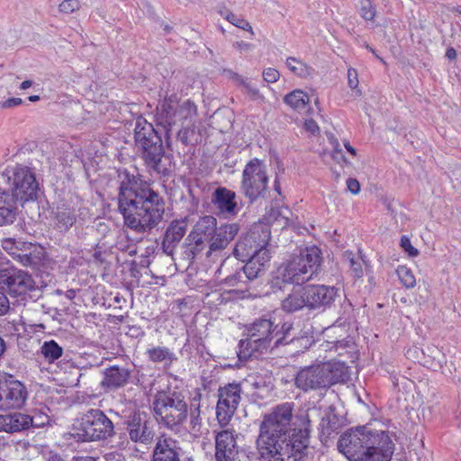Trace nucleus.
Masks as SVG:
<instances>
[{
	"instance_id": "obj_1",
	"label": "nucleus",
	"mask_w": 461,
	"mask_h": 461,
	"mask_svg": "<svg viewBox=\"0 0 461 461\" xmlns=\"http://www.w3.org/2000/svg\"><path fill=\"white\" fill-rule=\"evenodd\" d=\"M294 403L276 405L263 415L256 440L260 461H305L310 439L307 412L294 416Z\"/></svg>"
},
{
	"instance_id": "obj_2",
	"label": "nucleus",
	"mask_w": 461,
	"mask_h": 461,
	"mask_svg": "<svg viewBox=\"0 0 461 461\" xmlns=\"http://www.w3.org/2000/svg\"><path fill=\"white\" fill-rule=\"evenodd\" d=\"M118 200L124 223L137 231L155 227L165 212L163 198L134 176H125Z\"/></svg>"
},
{
	"instance_id": "obj_3",
	"label": "nucleus",
	"mask_w": 461,
	"mask_h": 461,
	"mask_svg": "<svg viewBox=\"0 0 461 461\" xmlns=\"http://www.w3.org/2000/svg\"><path fill=\"white\" fill-rule=\"evenodd\" d=\"M337 447L349 461H390L394 445L385 431L364 426L345 431Z\"/></svg>"
},
{
	"instance_id": "obj_4",
	"label": "nucleus",
	"mask_w": 461,
	"mask_h": 461,
	"mask_svg": "<svg viewBox=\"0 0 461 461\" xmlns=\"http://www.w3.org/2000/svg\"><path fill=\"white\" fill-rule=\"evenodd\" d=\"M293 324L283 321V319H258L248 328V339L240 340L239 358L247 360L249 357H258L267 351L269 342L276 339V344L281 343L290 330Z\"/></svg>"
},
{
	"instance_id": "obj_5",
	"label": "nucleus",
	"mask_w": 461,
	"mask_h": 461,
	"mask_svg": "<svg viewBox=\"0 0 461 461\" xmlns=\"http://www.w3.org/2000/svg\"><path fill=\"white\" fill-rule=\"evenodd\" d=\"M321 262V250L316 246L300 250L298 255L285 265L280 267L271 282L275 289H282L281 284H303L317 273Z\"/></svg>"
},
{
	"instance_id": "obj_6",
	"label": "nucleus",
	"mask_w": 461,
	"mask_h": 461,
	"mask_svg": "<svg viewBox=\"0 0 461 461\" xmlns=\"http://www.w3.org/2000/svg\"><path fill=\"white\" fill-rule=\"evenodd\" d=\"M349 378L348 367L340 361H331L305 366L295 377L298 388L308 391L344 383Z\"/></svg>"
},
{
	"instance_id": "obj_7",
	"label": "nucleus",
	"mask_w": 461,
	"mask_h": 461,
	"mask_svg": "<svg viewBox=\"0 0 461 461\" xmlns=\"http://www.w3.org/2000/svg\"><path fill=\"white\" fill-rule=\"evenodd\" d=\"M114 435L113 421L98 409H91L72 426L71 436L77 441H95Z\"/></svg>"
},
{
	"instance_id": "obj_8",
	"label": "nucleus",
	"mask_w": 461,
	"mask_h": 461,
	"mask_svg": "<svg viewBox=\"0 0 461 461\" xmlns=\"http://www.w3.org/2000/svg\"><path fill=\"white\" fill-rule=\"evenodd\" d=\"M153 409L161 422L170 429L181 425L188 416L185 395L177 390L158 392L155 395Z\"/></svg>"
},
{
	"instance_id": "obj_9",
	"label": "nucleus",
	"mask_w": 461,
	"mask_h": 461,
	"mask_svg": "<svg viewBox=\"0 0 461 461\" xmlns=\"http://www.w3.org/2000/svg\"><path fill=\"white\" fill-rule=\"evenodd\" d=\"M39 186L34 174L25 167H17L0 175V190L6 192L17 203L32 201Z\"/></svg>"
},
{
	"instance_id": "obj_10",
	"label": "nucleus",
	"mask_w": 461,
	"mask_h": 461,
	"mask_svg": "<svg viewBox=\"0 0 461 461\" xmlns=\"http://www.w3.org/2000/svg\"><path fill=\"white\" fill-rule=\"evenodd\" d=\"M0 285L11 294L22 295L34 288V281L26 272L10 266L0 251Z\"/></svg>"
},
{
	"instance_id": "obj_11",
	"label": "nucleus",
	"mask_w": 461,
	"mask_h": 461,
	"mask_svg": "<svg viewBox=\"0 0 461 461\" xmlns=\"http://www.w3.org/2000/svg\"><path fill=\"white\" fill-rule=\"evenodd\" d=\"M268 177L264 164L258 159L249 161L242 176L241 188L247 197L254 200L267 189Z\"/></svg>"
},
{
	"instance_id": "obj_12",
	"label": "nucleus",
	"mask_w": 461,
	"mask_h": 461,
	"mask_svg": "<svg viewBox=\"0 0 461 461\" xmlns=\"http://www.w3.org/2000/svg\"><path fill=\"white\" fill-rule=\"evenodd\" d=\"M241 399V389L238 384H229L219 389L216 417L221 426H226Z\"/></svg>"
},
{
	"instance_id": "obj_13",
	"label": "nucleus",
	"mask_w": 461,
	"mask_h": 461,
	"mask_svg": "<svg viewBox=\"0 0 461 461\" xmlns=\"http://www.w3.org/2000/svg\"><path fill=\"white\" fill-rule=\"evenodd\" d=\"M27 396L25 386L18 380L0 381V411L22 409Z\"/></svg>"
},
{
	"instance_id": "obj_14",
	"label": "nucleus",
	"mask_w": 461,
	"mask_h": 461,
	"mask_svg": "<svg viewBox=\"0 0 461 461\" xmlns=\"http://www.w3.org/2000/svg\"><path fill=\"white\" fill-rule=\"evenodd\" d=\"M242 278L243 273L240 270L228 276L222 284V293L215 292L212 295L217 299L221 298V302L248 297L247 290L243 289L246 286V282Z\"/></svg>"
},
{
	"instance_id": "obj_15",
	"label": "nucleus",
	"mask_w": 461,
	"mask_h": 461,
	"mask_svg": "<svg viewBox=\"0 0 461 461\" xmlns=\"http://www.w3.org/2000/svg\"><path fill=\"white\" fill-rule=\"evenodd\" d=\"M306 306L317 308L331 303L337 296V289L333 286L309 285L302 288Z\"/></svg>"
},
{
	"instance_id": "obj_16",
	"label": "nucleus",
	"mask_w": 461,
	"mask_h": 461,
	"mask_svg": "<svg viewBox=\"0 0 461 461\" xmlns=\"http://www.w3.org/2000/svg\"><path fill=\"white\" fill-rule=\"evenodd\" d=\"M215 449L216 461H235L238 447L232 430L225 429L217 433Z\"/></svg>"
},
{
	"instance_id": "obj_17",
	"label": "nucleus",
	"mask_w": 461,
	"mask_h": 461,
	"mask_svg": "<svg viewBox=\"0 0 461 461\" xmlns=\"http://www.w3.org/2000/svg\"><path fill=\"white\" fill-rule=\"evenodd\" d=\"M234 254L236 258L242 262L246 261L249 257L257 258L258 265L264 268L270 260L268 249L265 246H260L259 249L257 246L253 247L251 245V238L239 240L236 244Z\"/></svg>"
},
{
	"instance_id": "obj_18",
	"label": "nucleus",
	"mask_w": 461,
	"mask_h": 461,
	"mask_svg": "<svg viewBox=\"0 0 461 461\" xmlns=\"http://www.w3.org/2000/svg\"><path fill=\"white\" fill-rule=\"evenodd\" d=\"M212 203L221 214L226 217L235 216L240 211L236 194L224 187L217 188L213 194Z\"/></svg>"
},
{
	"instance_id": "obj_19",
	"label": "nucleus",
	"mask_w": 461,
	"mask_h": 461,
	"mask_svg": "<svg viewBox=\"0 0 461 461\" xmlns=\"http://www.w3.org/2000/svg\"><path fill=\"white\" fill-rule=\"evenodd\" d=\"M125 424L129 437L133 442L147 444L152 438V433L148 428L147 421L143 420L140 413L131 414Z\"/></svg>"
},
{
	"instance_id": "obj_20",
	"label": "nucleus",
	"mask_w": 461,
	"mask_h": 461,
	"mask_svg": "<svg viewBox=\"0 0 461 461\" xmlns=\"http://www.w3.org/2000/svg\"><path fill=\"white\" fill-rule=\"evenodd\" d=\"M181 448L171 438H160L153 451L152 461H180Z\"/></svg>"
},
{
	"instance_id": "obj_21",
	"label": "nucleus",
	"mask_w": 461,
	"mask_h": 461,
	"mask_svg": "<svg viewBox=\"0 0 461 461\" xmlns=\"http://www.w3.org/2000/svg\"><path fill=\"white\" fill-rule=\"evenodd\" d=\"M239 226L236 223L223 224L217 228L211 237L210 250H218L225 249L228 244L238 234Z\"/></svg>"
},
{
	"instance_id": "obj_22",
	"label": "nucleus",
	"mask_w": 461,
	"mask_h": 461,
	"mask_svg": "<svg viewBox=\"0 0 461 461\" xmlns=\"http://www.w3.org/2000/svg\"><path fill=\"white\" fill-rule=\"evenodd\" d=\"M216 225L217 221L214 217L203 216L196 221L189 238L196 245H200L206 240L211 241Z\"/></svg>"
},
{
	"instance_id": "obj_23",
	"label": "nucleus",
	"mask_w": 461,
	"mask_h": 461,
	"mask_svg": "<svg viewBox=\"0 0 461 461\" xmlns=\"http://www.w3.org/2000/svg\"><path fill=\"white\" fill-rule=\"evenodd\" d=\"M29 415L23 412L0 414V431L18 433L28 429Z\"/></svg>"
},
{
	"instance_id": "obj_24",
	"label": "nucleus",
	"mask_w": 461,
	"mask_h": 461,
	"mask_svg": "<svg viewBox=\"0 0 461 461\" xmlns=\"http://www.w3.org/2000/svg\"><path fill=\"white\" fill-rule=\"evenodd\" d=\"M284 103L293 111L298 113H311L310 95L303 89H294L284 96Z\"/></svg>"
},
{
	"instance_id": "obj_25",
	"label": "nucleus",
	"mask_w": 461,
	"mask_h": 461,
	"mask_svg": "<svg viewBox=\"0 0 461 461\" xmlns=\"http://www.w3.org/2000/svg\"><path fill=\"white\" fill-rule=\"evenodd\" d=\"M17 202L9 194L0 190V226L12 223L16 216Z\"/></svg>"
},
{
	"instance_id": "obj_26",
	"label": "nucleus",
	"mask_w": 461,
	"mask_h": 461,
	"mask_svg": "<svg viewBox=\"0 0 461 461\" xmlns=\"http://www.w3.org/2000/svg\"><path fill=\"white\" fill-rule=\"evenodd\" d=\"M321 427V440L324 444H327L329 440L337 435L340 429L341 423L339 418L335 414H329L323 417L320 423Z\"/></svg>"
},
{
	"instance_id": "obj_27",
	"label": "nucleus",
	"mask_w": 461,
	"mask_h": 461,
	"mask_svg": "<svg viewBox=\"0 0 461 461\" xmlns=\"http://www.w3.org/2000/svg\"><path fill=\"white\" fill-rule=\"evenodd\" d=\"M128 378L129 372L126 369L113 366L106 369L102 384L110 389H114L123 386Z\"/></svg>"
},
{
	"instance_id": "obj_28",
	"label": "nucleus",
	"mask_w": 461,
	"mask_h": 461,
	"mask_svg": "<svg viewBox=\"0 0 461 461\" xmlns=\"http://www.w3.org/2000/svg\"><path fill=\"white\" fill-rule=\"evenodd\" d=\"M44 248L39 244L25 242L20 263L30 266L39 263L44 258Z\"/></svg>"
},
{
	"instance_id": "obj_29",
	"label": "nucleus",
	"mask_w": 461,
	"mask_h": 461,
	"mask_svg": "<svg viewBox=\"0 0 461 461\" xmlns=\"http://www.w3.org/2000/svg\"><path fill=\"white\" fill-rule=\"evenodd\" d=\"M285 66L294 77L302 79L311 77L314 72L312 67L296 57H288L285 59Z\"/></svg>"
},
{
	"instance_id": "obj_30",
	"label": "nucleus",
	"mask_w": 461,
	"mask_h": 461,
	"mask_svg": "<svg viewBox=\"0 0 461 461\" xmlns=\"http://www.w3.org/2000/svg\"><path fill=\"white\" fill-rule=\"evenodd\" d=\"M306 306V302L302 289L294 291L282 302V309L286 313H291Z\"/></svg>"
},
{
	"instance_id": "obj_31",
	"label": "nucleus",
	"mask_w": 461,
	"mask_h": 461,
	"mask_svg": "<svg viewBox=\"0 0 461 461\" xmlns=\"http://www.w3.org/2000/svg\"><path fill=\"white\" fill-rule=\"evenodd\" d=\"M24 244L25 242L21 240L5 238L2 240L1 246L8 255L20 262Z\"/></svg>"
},
{
	"instance_id": "obj_32",
	"label": "nucleus",
	"mask_w": 461,
	"mask_h": 461,
	"mask_svg": "<svg viewBox=\"0 0 461 461\" xmlns=\"http://www.w3.org/2000/svg\"><path fill=\"white\" fill-rule=\"evenodd\" d=\"M290 211L288 208H281L277 210H271L266 218L267 223L272 225H277L281 228L286 227L290 224L291 221L288 217Z\"/></svg>"
},
{
	"instance_id": "obj_33",
	"label": "nucleus",
	"mask_w": 461,
	"mask_h": 461,
	"mask_svg": "<svg viewBox=\"0 0 461 461\" xmlns=\"http://www.w3.org/2000/svg\"><path fill=\"white\" fill-rule=\"evenodd\" d=\"M186 227L187 225L185 221H174L167 230L166 240L168 242L180 241L185 234Z\"/></svg>"
},
{
	"instance_id": "obj_34",
	"label": "nucleus",
	"mask_w": 461,
	"mask_h": 461,
	"mask_svg": "<svg viewBox=\"0 0 461 461\" xmlns=\"http://www.w3.org/2000/svg\"><path fill=\"white\" fill-rule=\"evenodd\" d=\"M62 348L54 340L46 341L41 348V353L49 363H53L62 356Z\"/></svg>"
},
{
	"instance_id": "obj_35",
	"label": "nucleus",
	"mask_w": 461,
	"mask_h": 461,
	"mask_svg": "<svg viewBox=\"0 0 461 461\" xmlns=\"http://www.w3.org/2000/svg\"><path fill=\"white\" fill-rule=\"evenodd\" d=\"M396 274L401 284L408 288H413L416 285V278L412 270L406 266H399L396 269Z\"/></svg>"
},
{
	"instance_id": "obj_36",
	"label": "nucleus",
	"mask_w": 461,
	"mask_h": 461,
	"mask_svg": "<svg viewBox=\"0 0 461 461\" xmlns=\"http://www.w3.org/2000/svg\"><path fill=\"white\" fill-rule=\"evenodd\" d=\"M147 354L153 362L172 361L174 354L165 347H155L148 349Z\"/></svg>"
},
{
	"instance_id": "obj_37",
	"label": "nucleus",
	"mask_w": 461,
	"mask_h": 461,
	"mask_svg": "<svg viewBox=\"0 0 461 461\" xmlns=\"http://www.w3.org/2000/svg\"><path fill=\"white\" fill-rule=\"evenodd\" d=\"M344 258L348 263L353 276L360 278L363 276V260L359 257L355 258L352 252L346 251Z\"/></svg>"
},
{
	"instance_id": "obj_38",
	"label": "nucleus",
	"mask_w": 461,
	"mask_h": 461,
	"mask_svg": "<svg viewBox=\"0 0 461 461\" xmlns=\"http://www.w3.org/2000/svg\"><path fill=\"white\" fill-rule=\"evenodd\" d=\"M247 264L240 267L243 270V275L249 280L256 278L260 272L264 270V267L258 265L257 258L249 257Z\"/></svg>"
},
{
	"instance_id": "obj_39",
	"label": "nucleus",
	"mask_w": 461,
	"mask_h": 461,
	"mask_svg": "<svg viewBox=\"0 0 461 461\" xmlns=\"http://www.w3.org/2000/svg\"><path fill=\"white\" fill-rule=\"evenodd\" d=\"M202 420L200 417V407L197 406L194 410H191L190 412V422H189V431L194 437H199L202 435Z\"/></svg>"
},
{
	"instance_id": "obj_40",
	"label": "nucleus",
	"mask_w": 461,
	"mask_h": 461,
	"mask_svg": "<svg viewBox=\"0 0 461 461\" xmlns=\"http://www.w3.org/2000/svg\"><path fill=\"white\" fill-rule=\"evenodd\" d=\"M220 14L224 19L229 21L231 24L235 25L236 27L240 28L244 31L252 32L250 24L243 18L237 16L236 14L230 13L229 11H221Z\"/></svg>"
},
{
	"instance_id": "obj_41",
	"label": "nucleus",
	"mask_w": 461,
	"mask_h": 461,
	"mask_svg": "<svg viewBox=\"0 0 461 461\" xmlns=\"http://www.w3.org/2000/svg\"><path fill=\"white\" fill-rule=\"evenodd\" d=\"M321 347L325 351H336L339 355H343V350L347 348L350 347V341L349 340H335V341H325L323 342Z\"/></svg>"
},
{
	"instance_id": "obj_42",
	"label": "nucleus",
	"mask_w": 461,
	"mask_h": 461,
	"mask_svg": "<svg viewBox=\"0 0 461 461\" xmlns=\"http://www.w3.org/2000/svg\"><path fill=\"white\" fill-rule=\"evenodd\" d=\"M29 420H31V421L29 420L28 422V429L30 427L41 428L49 423L50 417L46 413L38 411H35L33 415H29Z\"/></svg>"
},
{
	"instance_id": "obj_43",
	"label": "nucleus",
	"mask_w": 461,
	"mask_h": 461,
	"mask_svg": "<svg viewBox=\"0 0 461 461\" xmlns=\"http://www.w3.org/2000/svg\"><path fill=\"white\" fill-rule=\"evenodd\" d=\"M358 75L355 68H349L348 69V86L352 89L357 96L361 95V90L358 88Z\"/></svg>"
},
{
	"instance_id": "obj_44",
	"label": "nucleus",
	"mask_w": 461,
	"mask_h": 461,
	"mask_svg": "<svg viewBox=\"0 0 461 461\" xmlns=\"http://www.w3.org/2000/svg\"><path fill=\"white\" fill-rule=\"evenodd\" d=\"M360 14L365 20H373L375 12L370 0H360Z\"/></svg>"
},
{
	"instance_id": "obj_45",
	"label": "nucleus",
	"mask_w": 461,
	"mask_h": 461,
	"mask_svg": "<svg viewBox=\"0 0 461 461\" xmlns=\"http://www.w3.org/2000/svg\"><path fill=\"white\" fill-rule=\"evenodd\" d=\"M400 246L410 258H416L420 253L418 249L412 246L410 238L407 236L401 238Z\"/></svg>"
},
{
	"instance_id": "obj_46",
	"label": "nucleus",
	"mask_w": 461,
	"mask_h": 461,
	"mask_svg": "<svg viewBox=\"0 0 461 461\" xmlns=\"http://www.w3.org/2000/svg\"><path fill=\"white\" fill-rule=\"evenodd\" d=\"M80 7L78 0H64L59 5V10L64 14H71Z\"/></svg>"
},
{
	"instance_id": "obj_47",
	"label": "nucleus",
	"mask_w": 461,
	"mask_h": 461,
	"mask_svg": "<svg viewBox=\"0 0 461 461\" xmlns=\"http://www.w3.org/2000/svg\"><path fill=\"white\" fill-rule=\"evenodd\" d=\"M292 344L297 347V345L302 346L303 348H308L313 342V333L311 334L308 331L304 332L300 338L293 339L291 340Z\"/></svg>"
},
{
	"instance_id": "obj_48",
	"label": "nucleus",
	"mask_w": 461,
	"mask_h": 461,
	"mask_svg": "<svg viewBox=\"0 0 461 461\" xmlns=\"http://www.w3.org/2000/svg\"><path fill=\"white\" fill-rule=\"evenodd\" d=\"M158 109L161 112V115L165 118V120L167 122H168L169 123H171V122L175 123L173 117L176 115V113L172 112L174 110V107L172 105H168V109H167L166 102H163L162 104H159Z\"/></svg>"
},
{
	"instance_id": "obj_49",
	"label": "nucleus",
	"mask_w": 461,
	"mask_h": 461,
	"mask_svg": "<svg viewBox=\"0 0 461 461\" xmlns=\"http://www.w3.org/2000/svg\"><path fill=\"white\" fill-rule=\"evenodd\" d=\"M262 76L267 83H276L280 77L278 70L273 68H265Z\"/></svg>"
},
{
	"instance_id": "obj_50",
	"label": "nucleus",
	"mask_w": 461,
	"mask_h": 461,
	"mask_svg": "<svg viewBox=\"0 0 461 461\" xmlns=\"http://www.w3.org/2000/svg\"><path fill=\"white\" fill-rule=\"evenodd\" d=\"M23 103L20 97H10L5 101H0V109H10L21 105Z\"/></svg>"
},
{
	"instance_id": "obj_51",
	"label": "nucleus",
	"mask_w": 461,
	"mask_h": 461,
	"mask_svg": "<svg viewBox=\"0 0 461 461\" xmlns=\"http://www.w3.org/2000/svg\"><path fill=\"white\" fill-rule=\"evenodd\" d=\"M303 129L310 134L312 135H316L319 133L320 131V127L319 125L317 124V122L312 119V118H309V119H306L304 122H303Z\"/></svg>"
},
{
	"instance_id": "obj_52",
	"label": "nucleus",
	"mask_w": 461,
	"mask_h": 461,
	"mask_svg": "<svg viewBox=\"0 0 461 461\" xmlns=\"http://www.w3.org/2000/svg\"><path fill=\"white\" fill-rule=\"evenodd\" d=\"M431 353L434 354V359L437 361L431 363V367L434 369L442 368V364L445 361V356L437 348H432Z\"/></svg>"
},
{
	"instance_id": "obj_53",
	"label": "nucleus",
	"mask_w": 461,
	"mask_h": 461,
	"mask_svg": "<svg viewBox=\"0 0 461 461\" xmlns=\"http://www.w3.org/2000/svg\"><path fill=\"white\" fill-rule=\"evenodd\" d=\"M58 221L59 223L61 225L60 227H64L65 229H67L69 226H72L75 219L70 213H68V215H66V213H62L58 215Z\"/></svg>"
},
{
	"instance_id": "obj_54",
	"label": "nucleus",
	"mask_w": 461,
	"mask_h": 461,
	"mask_svg": "<svg viewBox=\"0 0 461 461\" xmlns=\"http://www.w3.org/2000/svg\"><path fill=\"white\" fill-rule=\"evenodd\" d=\"M347 188L351 194H357L360 192V184L356 178H348Z\"/></svg>"
},
{
	"instance_id": "obj_55",
	"label": "nucleus",
	"mask_w": 461,
	"mask_h": 461,
	"mask_svg": "<svg viewBox=\"0 0 461 461\" xmlns=\"http://www.w3.org/2000/svg\"><path fill=\"white\" fill-rule=\"evenodd\" d=\"M9 308L10 303L8 298L5 295V294L0 292V316L7 314Z\"/></svg>"
},
{
	"instance_id": "obj_56",
	"label": "nucleus",
	"mask_w": 461,
	"mask_h": 461,
	"mask_svg": "<svg viewBox=\"0 0 461 461\" xmlns=\"http://www.w3.org/2000/svg\"><path fill=\"white\" fill-rule=\"evenodd\" d=\"M233 47L240 53L249 52L253 49V45L246 41H237L233 44Z\"/></svg>"
},
{
	"instance_id": "obj_57",
	"label": "nucleus",
	"mask_w": 461,
	"mask_h": 461,
	"mask_svg": "<svg viewBox=\"0 0 461 461\" xmlns=\"http://www.w3.org/2000/svg\"><path fill=\"white\" fill-rule=\"evenodd\" d=\"M243 86L246 88L247 94L249 95L251 97H253L255 99L261 97L258 88L253 87L247 83H243Z\"/></svg>"
},
{
	"instance_id": "obj_58",
	"label": "nucleus",
	"mask_w": 461,
	"mask_h": 461,
	"mask_svg": "<svg viewBox=\"0 0 461 461\" xmlns=\"http://www.w3.org/2000/svg\"><path fill=\"white\" fill-rule=\"evenodd\" d=\"M343 330V328L337 327V326H331L325 330V332H327V337H330V334L331 333H338V331Z\"/></svg>"
},
{
	"instance_id": "obj_59",
	"label": "nucleus",
	"mask_w": 461,
	"mask_h": 461,
	"mask_svg": "<svg viewBox=\"0 0 461 461\" xmlns=\"http://www.w3.org/2000/svg\"><path fill=\"white\" fill-rule=\"evenodd\" d=\"M446 56L449 59H455L456 57V50L453 49V48L447 49V51H446Z\"/></svg>"
},
{
	"instance_id": "obj_60",
	"label": "nucleus",
	"mask_w": 461,
	"mask_h": 461,
	"mask_svg": "<svg viewBox=\"0 0 461 461\" xmlns=\"http://www.w3.org/2000/svg\"><path fill=\"white\" fill-rule=\"evenodd\" d=\"M330 143H331L332 148H333V149L335 151H337V152H340L341 151V149H340V146H339V140L337 139L332 138L330 140Z\"/></svg>"
},
{
	"instance_id": "obj_61",
	"label": "nucleus",
	"mask_w": 461,
	"mask_h": 461,
	"mask_svg": "<svg viewBox=\"0 0 461 461\" xmlns=\"http://www.w3.org/2000/svg\"><path fill=\"white\" fill-rule=\"evenodd\" d=\"M32 86V80H24L23 82L21 83L20 89L21 90H26L29 87H31Z\"/></svg>"
},
{
	"instance_id": "obj_62",
	"label": "nucleus",
	"mask_w": 461,
	"mask_h": 461,
	"mask_svg": "<svg viewBox=\"0 0 461 461\" xmlns=\"http://www.w3.org/2000/svg\"><path fill=\"white\" fill-rule=\"evenodd\" d=\"M352 157L357 158V149L352 146L350 149L347 150Z\"/></svg>"
},
{
	"instance_id": "obj_63",
	"label": "nucleus",
	"mask_w": 461,
	"mask_h": 461,
	"mask_svg": "<svg viewBox=\"0 0 461 461\" xmlns=\"http://www.w3.org/2000/svg\"><path fill=\"white\" fill-rule=\"evenodd\" d=\"M29 101L31 102H37L40 100V96L39 95H30L28 97Z\"/></svg>"
},
{
	"instance_id": "obj_64",
	"label": "nucleus",
	"mask_w": 461,
	"mask_h": 461,
	"mask_svg": "<svg viewBox=\"0 0 461 461\" xmlns=\"http://www.w3.org/2000/svg\"><path fill=\"white\" fill-rule=\"evenodd\" d=\"M78 461H95L94 458L86 456V457H81Z\"/></svg>"
}]
</instances>
